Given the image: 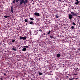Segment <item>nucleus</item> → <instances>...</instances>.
<instances>
[{
	"mask_svg": "<svg viewBox=\"0 0 80 80\" xmlns=\"http://www.w3.org/2000/svg\"><path fill=\"white\" fill-rule=\"evenodd\" d=\"M20 0L19 2V5H22V3H24V5H25V4L27 3V2H28V0H16V2H17V3H18Z\"/></svg>",
	"mask_w": 80,
	"mask_h": 80,
	"instance_id": "f257e3e1",
	"label": "nucleus"
},
{
	"mask_svg": "<svg viewBox=\"0 0 80 80\" xmlns=\"http://www.w3.org/2000/svg\"><path fill=\"white\" fill-rule=\"evenodd\" d=\"M24 48L22 50V51H25L27 50V48H29L28 46H23Z\"/></svg>",
	"mask_w": 80,
	"mask_h": 80,
	"instance_id": "f03ea898",
	"label": "nucleus"
},
{
	"mask_svg": "<svg viewBox=\"0 0 80 80\" xmlns=\"http://www.w3.org/2000/svg\"><path fill=\"white\" fill-rule=\"evenodd\" d=\"M20 38L21 40L22 39L23 40H26V39H27V38L26 36H24V37L20 36Z\"/></svg>",
	"mask_w": 80,
	"mask_h": 80,
	"instance_id": "7ed1b4c3",
	"label": "nucleus"
},
{
	"mask_svg": "<svg viewBox=\"0 0 80 80\" xmlns=\"http://www.w3.org/2000/svg\"><path fill=\"white\" fill-rule=\"evenodd\" d=\"M38 31H34V32L33 33V35H37V34H38Z\"/></svg>",
	"mask_w": 80,
	"mask_h": 80,
	"instance_id": "20e7f679",
	"label": "nucleus"
},
{
	"mask_svg": "<svg viewBox=\"0 0 80 80\" xmlns=\"http://www.w3.org/2000/svg\"><path fill=\"white\" fill-rule=\"evenodd\" d=\"M71 13L74 17H77V15L75 12H71Z\"/></svg>",
	"mask_w": 80,
	"mask_h": 80,
	"instance_id": "39448f33",
	"label": "nucleus"
},
{
	"mask_svg": "<svg viewBox=\"0 0 80 80\" xmlns=\"http://www.w3.org/2000/svg\"><path fill=\"white\" fill-rule=\"evenodd\" d=\"M69 18L70 20H72V17H73V15L71 14H69Z\"/></svg>",
	"mask_w": 80,
	"mask_h": 80,
	"instance_id": "423d86ee",
	"label": "nucleus"
},
{
	"mask_svg": "<svg viewBox=\"0 0 80 80\" xmlns=\"http://www.w3.org/2000/svg\"><path fill=\"white\" fill-rule=\"evenodd\" d=\"M34 15L35 16H37V17H39L40 16V13L38 12L34 13Z\"/></svg>",
	"mask_w": 80,
	"mask_h": 80,
	"instance_id": "0eeeda50",
	"label": "nucleus"
},
{
	"mask_svg": "<svg viewBox=\"0 0 80 80\" xmlns=\"http://www.w3.org/2000/svg\"><path fill=\"white\" fill-rule=\"evenodd\" d=\"M76 1H77V2H75V3L76 5H78V3H79V2L78 1V0H76Z\"/></svg>",
	"mask_w": 80,
	"mask_h": 80,
	"instance_id": "6e6552de",
	"label": "nucleus"
},
{
	"mask_svg": "<svg viewBox=\"0 0 80 80\" xmlns=\"http://www.w3.org/2000/svg\"><path fill=\"white\" fill-rule=\"evenodd\" d=\"M13 6H12L11 7V11L12 13H13Z\"/></svg>",
	"mask_w": 80,
	"mask_h": 80,
	"instance_id": "1a4fd4ad",
	"label": "nucleus"
},
{
	"mask_svg": "<svg viewBox=\"0 0 80 80\" xmlns=\"http://www.w3.org/2000/svg\"><path fill=\"white\" fill-rule=\"evenodd\" d=\"M29 24H31V25H34V22H33L32 21H31L29 22Z\"/></svg>",
	"mask_w": 80,
	"mask_h": 80,
	"instance_id": "9d476101",
	"label": "nucleus"
},
{
	"mask_svg": "<svg viewBox=\"0 0 80 80\" xmlns=\"http://www.w3.org/2000/svg\"><path fill=\"white\" fill-rule=\"evenodd\" d=\"M12 50H14V51H17V49L15 48H12Z\"/></svg>",
	"mask_w": 80,
	"mask_h": 80,
	"instance_id": "9b49d317",
	"label": "nucleus"
},
{
	"mask_svg": "<svg viewBox=\"0 0 80 80\" xmlns=\"http://www.w3.org/2000/svg\"><path fill=\"white\" fill-rule=\"evenodd\" d=\"M57 57H60V55L59 53L57 54Z\"/></svg>",
	"mask_w": 80,
	"mask_h": 80,
	"instance_id": "f8f14e48",
	"label": "nucleus"
},
{
	"mask_svg": "<svg viewBox=\"0 0 80 80\" xmlns=\"http://www.w3.org/2000/svg\"><path fill=\"white\" fill-rule=\"evenodd\" d=\"M55 17H56L57 18H59V16H58V15L57 14L55 15Z\"/></svg>",
	"mask_w": 80,
	"mask_h": 80,
	"instance_id": "ddd939ff",
	"label": "nucleus"
},
{
	"mask_svg": "<svg viewBox=\"0 0 80 80\" xmlns=\"http://www.w3.org/2000/svg\"><path fill=\"white\" fill-rule=\"evenodd\" d=\"M38 73H39V75H42V74H43V73H42V72H41L40 71L38 72Z\"/></svg>",
	"mask_w": 80,
	"mask_h": 80,
	"instance_id": "4468645a",
	"label": "nucleus"
},
{
	"mask_svg": "<svg viewBox=\"0 0 80 80\" xmlns=\"http://www.w3.org/2000/svg\"><path fill=\"white\" fill-rule=\"evenodd\" d=\"M4 17H5V18H9L10 17V16H4Z\"/></svg>",
	"mask_w": 80,
	"mask_h": 80,
	"instance_id": "2eb2a0df",
	"label": "nucleus"
},
{
	"mask_svg": "<svg viewBox=\"0 0 80 80\" xmlns=\"http://www.w3.org/2000/svg\"><path fill=\"white\" fill-rule=\"evenodd\" d=\"M30 20H34V19L33 18H29Z\"/></svg>",
	"mask_w": 80,
	"mask_h": 80,
	"instance_id": "dca6fc26",
	"label": "nucleus"
},
{
	"mask_svg": "<svg viewBox=\"0 0 80 80\" xmlns=\"http://www.w3.org/2000/svg\"><path fill=\"white\" fill-rule=\"evenodd\" d=\"M24 22H28V20L27 19H25L24 20Z\"/></svg>",
	"mask_w": 80,
	"mask_h": 80,
	"instance_id": "f3484780",
	"label": "nucleus"
},
{
	"mask_svg": "<svg viewBox=\"0 0 80 80\" xmlns=\"http://www.w3.org/2000/svg\"><path fill=\"white\" fill-rule=\"evenodd\" d=\"M71 28H72V30L74 29V27L73 26H72V27H71Z\"/></svg>",
	"mask_w": 80,
	"mask_h": 80,
	"instance_id": "a211bd4d",
	"label": "nucleus"
},
{
	"mask_svg": "<svg viewBox=\"0 0 80 80\" xmlns=\"http://www.w3.org/2000/svg\"><path fill=\"white\" fill-rule=\"evenodd\" d=\"M50 38H54V37H53V36H50Z\"/></svg>",
	"mask_w": 80,
	"mask_h": 80,
	"instance_id": "6ab92c4d",
	"label": "nucleus"
},
{
	"mask_svg": "<svg viewBox=\"0 0 80 80\" xmlns=\"http://www.w3.org/2000/svg\"><path fill=\"white\" fill-rule=\"evenodd\" d=\"M51 32V31H50V30H49V32L48 33V35H49L50 33Z\"/></svg>",
	"mask_w": 80,
	"mask_h": 80,
	"instance_id": "aec40b11",
	"label": "nucleus"
},
{
	"mask_svg": "<svg viewBox=\"0 0 80 80\" xmlns=\"http://www.w3.org/2000/svg\"><path fill=\"white\" fill-rule=\"evenodd\" d=\"M72 24L73 25H76V24H75V23L72 22Z\"/></svg>",
	"mask_w": 80,
	"mask_h": 80,
	"instance_id": "412c9836",
	"label": "nucleus"
},
{
	"mask_svg": "<svg viewBox=\"0 0 80 80\" xmlns=\"http://www.w3.org/2000/svg\"><path fill=\"white\" fill-rule=\"evenodd\" d=\"M15 39H13L12 40V43H14V42H15Z\"/></svg>",
	"mask_w": 80,
	"mask_h": 80,
	"instance_id": "4be33fe9",
	"label": "nucleus"
},
{
	"mask_svg": "<svg viewBox=\"0 0 80 80\" xmlns=\"http://www.w3.org/2000/svg\"><path fill=\"white\" fill-rule=\"evenodd\" d=\"M77 75V74L76 73H73V75Z\"/></svg>",
	"mask_w": 80,
	"mask_h": 80,
	"instance_id": "5701e85b",
	"label": "nucleus"
},
{
	"mask_svg": "<svg viewBox=\"0 0 80 80\" xmlns=\"http://www.w3.org/2000/svg\"><path fill=\"white\" fill-rule=\"evenodd\" d=\"M4 76H7V74H6V73H4Z\"/></svg>",
	"mask_w": 80,
	"mask_h": 80,
	"instance_id": "b1692460",
	"label": "nucleus"
},
{
	"mask_svg": "<svg viewBox=\"0 0 80 80\" xmlns=\"http://www.w3.org/2000/svg\"><path fill=\"white\" fill-rule=\"evenodd\" d=\"M12 2L13 3H15V0H14Z\"/></svg>",
	"mask_w": 80,
	"mask_h": 80,
	"instance_id": "393cba45",
	"label": "nucleus"
},
{
	"mask_svg": "<svg viewBox=\"0 0 80 80\" xmlns=\"http://www.w3.org/2000/svg\"><path fill=\"white\" fill-rule=\"evenodd\" d=\"M78 17H79V20H80V16H78Z\"/></svg>",
	"mask_w": 80,
	"mask_h": 80,
	"instance_id": "a878e982",
	"label": "nucleus"
},
{
	"mask_svg": "<svg viewBox=\"0 0 80 80\" xmlns=\"http://www.w3.org/2000/svg\"><path fill=\"white\" fill-rule=\"evenodd\" d=\"M39 31H40V32H42V30H39Z\"/></svg>",
	"mask_w": 80,
	"mask_h": 80,
	"instance_id": "bb28decb",
	"label": "nucleus"
},
{
	"mask_svg": "<svg viewBox=\"0 0 80 80\" xmlns=\"http://www.w3.org/2000/svg\"><path fill=\"white\" fill-rule=\"evenodd\" d=\"M0 80H3V78H0Z\"/></svg>",
	"mask_w": 80,
	"mask_h": 80,
	"instance_id": "cd10ccee",
	"label": "nucleus"
},
{
	"mask_svg": "<svg viewBox=\"0 0 80 80\" xmlns=\"http://www.w3.org/2000/svg\"><path fill=\"white\" fill-rule=\"evenodd\" d=\"M69 80H72V78H69Z\"/></svg>",
	"mask_w": 80,
	"mask_h": 80,
	"instance_id": "c85d7f7f",
	"label": "nucleus"
},
{
	"mask_svg": "<svg viewBox=\"0 0 80 80\" xmlns=\"http://www.w3.org/2000/svg\"><path fill=\"white\" fill-rule=\"evenodd\" d=\"M72 80H74V78H72Z\"/></svg>",
	"mask_w": 80,
	"mask_h": 80,
	"instance_id": "c756f323",
	"label": "nucleus"
},
{
	"mask_svg": "<svg viewBox=\"0 0 80 80\" xmlns=\"http://www.w3.org/2000/svg\"><path fill=\"white\" fill-rule=\"evenodd\" d=\"M58 1H62V0H58Z\"/></svg>",
	"mask_w": 80,
	"mask_h": 80,
	"instance_id": "7c9ffc66",
	"label": "nucleus"
},
{
	"mask_svg": "<svg viewBox=\"0 0 80 80\" xmlns=\"http://www.w3.org/2000/svg\"><path fill=\"white\" fill-rule=\"evenodd\" d=\"M78 69V68H77V69H76V70H77V69Z\"/></svg>",
	"mask_w": 80,
	"mask_h": 80,
	"instance_id": "2f4dec72",
	"label": "nucleus"
},
{
	"mask_svg": "<svg viewBox=\"0 0 80 80\" xmlns=\"http://www.w3.org/2000/svg\"><path fill=\"white\" fill-rule=\"evenodd\" d=\"M70 80V79H69V80Z\"/></svg>",
	"mask_w": 80,
	"mask_h": 80,
	"instance_id": "473e14b6",
	"label": "nucleus"
}]
</instances>
